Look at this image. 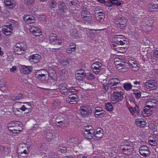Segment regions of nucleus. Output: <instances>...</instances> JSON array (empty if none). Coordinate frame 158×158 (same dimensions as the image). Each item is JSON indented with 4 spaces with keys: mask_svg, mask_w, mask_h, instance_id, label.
Wrapping results in <instances>:
<instances>
[{
    "mask_svg": "<svg viewBox=\"0 0 158 158\" xmlns=\"http://www.w3.org/2000/svg\"><path fill=\"white\" fill-rule=\"evenodd\" d=\"M25 4L29 5L34 4L35 2L34 0H24Z\"/></svg>",
    "mask_w": 158,
    "mask_h": 158,
    "instance_id": "4d7b16f0",
    "label": "nucleus"
},
{
    "mask_svg": "<svg viewBox=\"0 0 158 158\" xmlns=\"http://www.w3.org/2000/svg\"><path fill=\"white\" fill-rule=\"evenodd\" d=\"M69 94L70 93L73 94H76L78 92L77 90L75 89L73 87L69 88Z\"/></svg>",
    "mask_w": 158,
    "mask_h": 158,
    "instance_id": "3c124183",
    "label": "nucleus"
},
{
    "mask_svg": "<svg viewBox=\"0 0 158 158\" xmlns=\"http://www.w3.org/2000/svg\"><path fill=\"white\" fill-rule=\"evenodd\" d=\"M158 142V135L152 134L149 138V143L152 146H156L157 145Z\"/></svg>",
    "mask_w": 158,
    "mask_h": 158,
    "instance_id": "4468645a",
    "label": "nucleus"
},
{
    "mask_svg": "<svg viewBox=\"0 0 158 158\" xmlns=\"http://www.w3.org/2000/svg\"><path fill=\"white\" fill-rule=\"evenodd\" d=\"M16 5V2L14 0H10V8H14Z\"/></svg>",
    "mask_w": 158,
    "mask_h": 158,
    "instance_id": "052dcab7",
    "label": "nucleus"
},
{
    "mask_svg": "<svg viewBox=\"0 0 158 158\" xmlns=\"http://www.w3.org/2000/svg\"><path fill=\"white\" fill-rule=\"evenodd\" d=\"M78 1L77 0H73L70 2L72 5L76 6L78 3Z\"/></svg>",
    "mask_w": 158,
    "mask_h": 158,
    "instance_id": "338daca9",
    "label": "nucleus"
},
{
    "mask_svg": "<svg viewBox=\"0 0 158 158\" xmlns=\"http://www.w3.org/2000/svg\"><path fill=\"white\" fill-rule=\"evenodd\" d=\"M70 46H73V47H71L67 49L66 52L68 53H71L72 51H73L76 48V45L75 43H71L70 44Z\"/></svg>",
    "mask_w": 158,
    "mask_h": 158,
    "instance_id": "a19ab883",
    "label": "nucleus"
},
{
    "mask_svg": "<svg viewBox=\"0 0 158 158\" xmlns=\"http://www.w3.org/2000/svg\"><path fill=\"white\" fill-rule=\"evenodd\" d=\"M59 8L61 12H64V10L67 9V7L65 3L63 2L59 3Z\"/></svg>",
    "mask_w": 158,
    "mask_h": 158,
    "instance_id": "f704fd0d",
    "label": "nucleus"
},
{
    "mask_svg": "<svg viewBox=\"0 0 158 158\" xmlns=\"http://www.w3.org/2000/svg\"><path fill=\"white\" fill-rule=\"evenodd\" d=\"M21 102H16L14 103L12 108V110L14 114L16 116H20L22 114V112L19 110V107L21 105H20Z\"/></svg>",
    "mask_w": 158,
    "mask_h": 158,
    "instance_id": "9b49d317",
    "label": "nucleus"
},
{
    "mask_svg": "<svg viewBox=\"0 0 158 158\" xmlns=\"http://www.w3.org/2000/svg\"><path fill=\"white\" fill-rule=\"evenodd\" d=\"M68 121L69 120L67 118H64L60 116L56 119V122L60 125H65L68 123Z\"/></svg>",
    "mask_w": 158,
    "mask_h": 158,
    "instance_id": "4be33fe9",
    "label": "nucleus"
},
{
    "mask_svg": "<svg viewBox=\"0 0 158 158\" xmlns=\"http://www.w3.org/2000/svg\"><path fill=\"white\" fill-rule=\"evenodd\" d=\"M23 95L22 94H20L18 96H17L16 97H11V98L12 99L14 100L20 99H22L23 98Z\"/></svg>",
    "mask_w": 158,
    "mask_h": 158,
    "instance_id": "13d9d810",
    "label": "nucleus"
},
{
    "mask_svg": "<svg viewBox=\"0 0 158 158\" xmlns=\"http://www.w3.org/2000/svg\"><path fill=\"white\" fill-rule=\"evenodd\" d=\"M95 114L97 116H103L104 113V111L100 107H96L95 108Z\"/></svg>",
    "mask_w": 158,
    "mask_h": 158,
    "instance_id": "bb28decb",
    "label": "nucleus"
},
{
    "mask_svg": "<svg viewBox=\"0 0 158 158\" xmlns=\"http://www.w3.org/2000/svg\"><path fill=\"white\" fill-rule=\"evenodd\" d=\"M19 24L17 22L10 19V30L17 28Z\"/></svg>",
    "mask_w": 158,
    "mask_h": 158,
    "instance_id": "72a5a7b5",
    "label": "nucleus"
},
{
    "mask_svg": "<svg viewBox=\"0 0 158 158\" xmlns=\"http://www.w3.org/2000/svg\"><path fill=\"white\" fill-rule=\"evenodd\" d=\"M59 73L61 77L64 78L67 77L68 73L65 69H62L59 71Z\"/></svg>",
    "mask_w": 158,
    "mask_h": 158,
    "instance_id": "58836bf2",
    "label": "nucleus"
},
{
    "mask_svg": "<svg viewBox=\"0 0 158 158\" xmlns=\"http://www.w3.org/2000/svg\"><path fill=\"white\" fill-rule=\"evenodd\" d=\"M110 0L109 2H105V1L104 4V5L108 7H110L112 6V4L110 2Z\"/></svg>",
    "mask_w": 158,
    "mask_h": 158,
    "instance_id": "0e129e2a",
    "label": "nucleus"
},
{
    "mask_svg": "<svg viewBox=\"0 0 158 158\" xmlns=\"http://www.w3.org/2000/svg\"><path fill=\"white\" fill-rule=\"evenodd\" d=\"M0 89L2 91H4L6 89L5 83L3 82H0Z\"/></svg>",
    "mask_w": 158,
    "mask_h": 158,
    "instance_id": "6e6d98bb",
    "label": "nucleus"
},
{
    "mask_svg": "<svg viewBox=\"0 0 158 158\" xmlns=\"http://www.w3.org/2000/svg\"><path fill=\"white\" fill-rule=\"evenodd\" d=\"M120 148L123 153L127 155L131 154L134 150L133 145L131 142L122 145Z\"/></svg>",
    "mask_w": 158,
    "mask_h": 158,
    "instance_id": "20e7f679",
    "label": "nucleus"
},
{
    "mask_svg": "<svg viewBox=\"0 0 158 158\" xmlns=\"http://www.w3.org/2000/svg\"><path fill=\"white\" fill-rule=\"evenodd\" d=\"M96 19L100 22H101L104 20V17L102 16H100V15H95Z\"/></svg>",
    "mask_w": 158,
    "mask_h": 158,
    "instance_id": "680f3d73",
    "label": "nucleus"
},
{
    "mask_svg": "<svg viewBox=\"0 0 158 158\" xmlns=\"http://www.w3.org/2000/svg\"><path fill=\"white\" fill-rule=\"evenodd\" d=\"M123 87L127 90H129L132 88V85L130 83H125L123 84Z\"/></svg>",
    "mask_w": 158,
    "mask_h": 158,
    "instance_id": "09e8293b",
    "label": "nucleus"
},
{
    "mask_svg": "<svg viewBox=\"0 0 158 158\" xmlns=\"http://www.w3.org/2000/svg\"><path fill=\"white\" fill-rule=\"evenodd\" d=\"M35 76L36 78L39 79L41 81H46L48 80L49 77L48 73L44 74H36Z\"/></svg>",
    "mask_w": 158,
    "mask_h": 158,
    "instance_id": "b1692460",
    "label": "nucleus"
},
{
    "mask_svg": "<svg viewBox=\"0 0 158 158\" xmlns=\"http://www.w3.org/2000/svg\"><path fill=\"white\" fill-rule=\"evenodd\" d=\"M41 56L38 54H35L30 56L29 57V60L31 62L33 63H37L41 58Z\"/></svg>",
    "mask_w": 158,
    "mask_h": 158,
    "instance_id": "f3484780",
    "label": "nucleus"
},
{
    "mask_svg": "<svg viewBox=\"0 0 158 158\" xmlns=\"http://www.w3.org/2000/svg\"><path fill=\"white\" fill-rule=\"evenodd\" d=\"M123 94L122 92H115L113 93V97L111 98V102L115 104L121 101L123 99Z\"/></svg>",
    "mask_w": 158,
    "mask_h": 158,
    "instance_id": "423d86ee",
    "label": "nucleus"
},
{
    "mask_svg": "<svg viewBox=\"0 0 158 158\" xmlns=\"http://www.w3.org/2000/svg\"><path fill=\"white\" fill-rule=\"evenodd\" d=\"M148 103L152 106V108H157L158 107V101L156 100L150 98L148 100Z\"/></svg>",
    "mask_w": 158,
    "mask_h": 158,
    "instance_id": "a878e982",
    "label": "nucleus"
},
{
    "mask_svg": "<svg viewBox=\"0 0 158 158\" xmlns=\"http://www.w3.org/2000/svg\"><path fill=\"white\" fill-rule=\"evenodd\" d=\"M80 111L81 114L82 116L89 115L92 111L91 108L89 106L85 105L81 107Z\"/></svg>",
    "mask_w": 158,
    "mask_h": 158,
    "instance_id": "1a4fd4ad",
    "label": "nucleus"
},
{
    "mask_svg": "<svg viewBox=\"0 0 158 158\" xmlns=\"http://www.w3.org/2000/svg\"><path fill=\"white\" fill-rule=\"evenodd\" d=\"M123 48L122 47L115 48H114V50L117 52H123Z\"/></svg>",
    "mask_w": 158,
    "mask_h": 158,
    "instance_id": "e2e57ef3",
    "label": "nucleus"
},
{
    "mask_svg": "<svg viewBox=\"0 0 158 158\" xmlns=\"http://www.w3.org/2000/svg\"><path fill=\"white\" fill-rule=\"evenodd\" d=\"M48 73V72L46 69H42L38 71L36 74H44Z\"/></svg>",
    "mask_w": 158,
    "mask_h": 158,
    "instance_id": "5fc2aeb1",
    "label": "nucleus"
},
{
    "mask_svg": "<svg viewBox=\"0 0 158 158\" xmlns=\"http://www.w3.org/2000/svg\"><path fill=\"white\" fill-rule=\"evenodd\" d=\"M48 3V6L51 9H54L56 7L57 4L55 0H50Z\"/></svg>",
    "mask_w": 158,
    "mask_h": 158,
    "instance_id": "2f4dec72",
    "label": "nucleus"
},
{
    "mask_svg": "<svg viewBox=\"0 0 158 158\" xmlns=\"http://www.w3.org/2000/svg\"><path fill=\"white\" fill-rule=\"evenodd\" d=\"M17 152L19 154V156L26 157L27 154L26 151V148L22 146V144L19 145L17 148Z\"/></svg>",
    "mask_w": 158,
    "mask_h": 158,
    "instance_id": "f8f14e48",
    "label": "nucleus"
},
{
    "mask_svg": "<svg viewBox=\"0 0 158 158\" xmlns=\"http://www.w3.org/2000/svg\"><path fill=\"white\" fill-rule=\"evenodd\" d=\"M85 77L89 80L93 79L94 78V74L90 72L85 74Z\"/></svg>",
    "mask_w": 158,
    "mask_h": 158,
    "instance_id": "8fccbe9b",
    "label": "nucleus"
},
{
    "mask_svg": "<svg viewBox=\"0 0 158 158\" xmlns=\"http://www.w3.org/2000/svg\"><path fill=\"white\" fill-rule=\"evenodd\" d=\"M136 122L138 126L142 127H144L146 124V122L143 119L141 120L136 119Z\"/></svg>",
    "mask_w": 158,
    "mask_h": 158,
    "instance_id": "4c0bfd02",
    "label": "nucleus"
},
{
    "mask_svg": "<svg viewBox=\"0 0 158 158\" xmlns=\"http://www.w3.org/2000/svg\"><path fill=\"white\" fill-rule=\"evenodd\" d=\"M22 130V128L19 124L17 125L13 129H10V132L14 133L20 132Z\"/></svg>",
    "mask_w": 158,
    "mask_h": 158,
    "instance_id": "c85d7f7f",
    "label": "nucleus"
},
{
    "mask_svg": "<svg viewBox=\"0 0 158 158\" xmlns=\"http://www.w3.org/2000/svg\"><path fill=\"white\" fill-rule=\"evenodd\" d=\"M23 19L24 21L28 24L34 23L35 21V17L29 15H24Z\"/></svg>",
    "mask_w": 158,
    "mask_h": 158,
    "instance_id": "2eb2a0df",
    "label": "nucleus"
},
{
    "mask_svg": "<svg viewBox=\"0 0 158 158\" xmlns=\"http://www.w3.org/2000/svg\"><path fill=\"white\" fill-rule=\"evenodd\" d=\"M27 48V46L25 42H20L17 43L14 48L15 53L18 55H21L25 53Z\"/></svg>",
    "mask_w": 158,
    "mask_h": 158,
    "instance_id": "f03ea898",
    "label": "nucleus"
},
{
    "mask_svg": "<svg viewBox=\"0 0 158 158\" xmlns=\"http://www.w3.org/2000/svg\"><path fill=\"white\" fill-rule=\"evenodd\" d=\"M78 100L77 98L73 96L72 97L70 95L66 98V101L67 103H70V104H75L77 103Z\"/></svg>",
    "mask_w": 158,
    "mask_h": 158,
    "instance_id": "5701e85b",
    "label": "nucleus"
},
{
    "mask_svg": "<svg viewBox=\"0 0 158 158\" xmlns=\"http://www.w3.org/2000/svg\"><path fill=\"white\" fill-rule=\"evenodd\" d=\"M48 73L49 77L50 76L52 79L56 80L57 78V75L55 71L54 70H50L48 72Z\"/></svg>",
    "mask_w": 158,
    "mask_h": 158,
    "instance_id": "e433bc0d",
    "label": "nucleus"
},
{
    "mask_svg": "<svg viewBox=\"0 0 158 158\" xmlns=\"http://www.w3.org/2000/svg\"><path fill=\"white\" fill-rule=\"evenodd\" d=\"M49 40L50 42L53 44L60 45L62 43L61 40L57 39L56 35L52 34L49 35Z\"/></svg>",
    "mask_w": 158,
    "mask_h": 158,
    "instance_id": "9d476101",
    "label": "nucleus"
},
{
    "mask_svg": "<svg viewBox=\"0 0 158 158\" xmlns=\"http://www.w3.org/2000/svg\"><path fill=\"white\" fill-rule=\"evenodd\" d=\"M139 152L143 156H147L150 153L149 148L146 146L143 145L139 148Z\"/></svg>",
    "mask_w": 158,
    "mask_h": 158,
    "instance_id": "ddd939ff",
    "label": "nucleus"
},
{
    "mask_svg": "<svg viewBox=\"0 0 158 158\" xmlns=\"http://www.w3.org/2000/svg\"><path fill=\"white\" fill-rule=\"evenodd\" d=\"M90 15V12L85 8H83L81 11V16L84 17V16H89Z\"/></svg>",
    "mask_w": 158,
    "mask_h": 158,
    "instance_id": "ea45409f",
    "label": "nucleus"
},
{
    "mask_svg": "<svg viewBox=\"0 0 158 158\" xmlns=\"http://www.w3.org/2000/svg\"><path fill=\"white\" fill-rule=\"evenodd\" d=\"M127 21V19L123 17H118L114 20L115 23L120 29H122L123 27L126 26Z\"/></svg>",
    "mask_w": 158,
    "mask_h": 158,
    "instance_id": "0eeeda50",
    "label": "nucleus"
},
{
    "mask_svg": "<svg viewBox=\"0 0 158 158\" xmlns=\"http://www.w3.org/2000/svg\"><path fill=\"white\" fill-rule=\"evenodd\" d=\"M86 33L89 36V37H90V38L93 37L95 36L93 32H87Z\"/></svg>",
    "mask_w": 158,
    "mask_h": 158,
    "instance_id": "69168bd1",
    "label": "nucleus"
},
{
    "mask_svg": "<svg viewBox=\"0 0 158 158\" xmlns=\"http://www.w3.org/2000/svg\"><path fill=\"white\" fill-rule=\"evenodd\" d=\"M103 130L101 129H98L95 131L93 138L94 139L98 140L103 136Z\"/></svg>",
    "mask_w": 158,
    "mask_h": 158,
    "instance_id": "a211bd4d",
    "label": "nucleus"
},
{
    "mask_svg": "<svg viewBox=\"0 0 158 158\" xmlns=\"http://www.w3.org/2000/svg\"><path fill=\"white\" fill-rule=\"evenodd\" d=\"M59 107V104L56 101H54L51 105L52 109L54 110L58 109Z\"/></svg>",
    "mask_w": 158,
    "mask_h": 158,
    "instance_id": "de8ad7c7",
    "label": "nucleus"
},
{
    "mask_svg": "<svg viewBox=\"0 0 158 158\" xmlns=\"http://www.w3.org/2000/svg\"><path fill=\"white\" fill-rule=\"evenodd\" d=\"M144 85L146 88L151 90H154L156 88V82L153 80H148Z\"/></svg>",
    "mask_w": 158,
    "mask_h": 158,
    "instance_id": "6e6552de",
    "label": "nucleus"
},
{
    "mask_svg": "<svg viewBox=\"0 0 158 158\" xmlns=\"http://www.w3.org/2000/svg\"><path fill=\"white\" fill-rule=\"evenodd\" d=\"M95 15H100L102 17H104L105 14L103 13L102 11H98L97 10H95Z\"/></svg>",
    "mask_w": 158,
    "mask_h": 158,
    "instance_id": "864d4df0",
    "label": "nucleus"
},
{
    "mask_svg": "<svg viewBox=\"0 0 158 158\" xmlns=\"http://www.w3.org/2000/svg\"><path fill=\"white\" fill-rule=\"evenodd\" d=\"M120 81L117 78H112L108 82V84L111 87L116 86L120 83Z\"/></svg>",
    "mask_w": 158,
    "mask_h": 158,
    "instance_id": "cd10ccee",
    "label": "nucleus"
},
{
    "mask_svg": "<svg viewBox=\"0 0 158 158\" xmlns=\"http://www.w3.org/2000/svg\"><path fill=\"white\" fill-rule=\"evenodd\" d=\"M70 35L73 38H79L78 31L76 29H73L71 31Z\"/></svg>",
    "mask_w": 158,
    "mask_h": 158,
    "instance_id": "473e14b6",
    "label": "nucleus"
},
{
    "mask_svg": "<svg viewBox=\"0 0 158 158\" xmlns=\"http://www.w3.org/2000/svg\"><path fill=\"white\" fill-rule=\"evenodd\" d=\"M84 136L86 138L91 139L93 138L94 134H95V130L93 127L90 125L84 127Z\"/></svg>",
    "mask_w": 158,
    "mask_h": 158,
    "instance_id": "39448f33",
    "label": "nucleus"
},
{
    "mask_svg": "<svg viewBox=\"0 0 158 158\" xmlns=\"http://www.w3.org/2000/svg\"><path fill=\"white\" fill-rule=\"evenodd\" d=\"M95 64H93L92 65V68L93 69V72L95 74H98L100 71V68L96 66H94Z\"/></svg>",
    "mask_w": 158,
    "mask_h": 158,
    "instance_id": "79ce46f5",
    "label": "nucleus"
},
{
    "mask_svg": "<svg viewBox=\"0 0 158 158\" xmlns=\"http://www.w3.org/2000/svg\"><path fill=\"white\" fill-rule=\"evenodd\" d=\"M122 35H116L114 36V38L115 39V41L116 44L121 45L127 44V42L123 39H122Z\"/></svg>",
    "mask_w": 158,
    "mask_h": 158,
    "instance_id": "aec40b11",
    "label": "nucleus"
},
{
    "mask_svg": "<svg viewBox=\"0 0 158 158\" xmlns=\"http://www.w3.org/2000/svg\"><path fill=\"white\" fill-rule=\"evenodd\" d=\"M2 31L6 35H10V25L5 26L2 29Z\"/></svg>",
    "mask_w": 158,
    "mask_h": 158,
    "instance_id": "c9c22d12",
    "label": "nucleus"
},
{
    "mask_svg": "<svg viewBox=\"0 0 158 158\" xmlns=\"http://www.w3.org/2000/svg\"><path fill=\"white\" fill-rule=\"evenodd\" d=\"M93 64H95L94 66H96L100 68V69L102 65V64L99 62L96 61Z\"/></svg>",
    "mask_w": 158,
    "mask_h": 158,
    "instance_id": "774afa93",
    "label": "nucleus"
},
{
    "mask_svg": "<svg viewBox=\"0 0 158 158\" xmlns=\"http://www.w3.org/2000/svg\"><path fill=\"white\" fill-rule=\"evenodd\" d=\"M30 30L31 33L36 36H40L42 33L41 29L38 27H32L30 28Z\"/></svg>",
    "mask_w": 158,
    "mask_h": 158,
    "instance_id": "dca6fc26",
    "label": "nucleus"
},
{
    "mask_svg": "<svg viewBox=\"0 0 158 158\" xmlns=\"http://www.w3.org/2000/svg\"><path fill=\"white\" fill-rule=\"evenodd\" d=\"M44 136L47 141L51 142L55 140L57 136V134L55 131L52 129H49L45 131Z\"/></svg>",
    "mask_w": 158,
    "mask_h": 158,
    "instance_id": "f257e3e1",
    "label": "nucleus"
},
{
    "mask_svg": "<svg viewBox=\"0 0 158 158\" xmlns=\"http://www.w3.org/2000/svg\"><path fill=\"white\" fill-rule=\"evenodd\" d=\"M18 121H13L10 123V127L11 129H13V128L15 127L17 125H19Z\"/></svg>",
    "mask_w": 158,
    "mask_h": 158,
    "instance_id": "bf43d9fd",
    "label": "nucleus"
},
{
    "mask_svg": "<svg viewBox=\"0 0 158 158\" xmlns=\"http://www.w3.org/2000/svg\"><path fill=\"white\" fill-rule=\"evenodd\" d=\"M110 2L112 4L116 6H120L122 4V2L120 0H111Z\"/></svg>",
    "mask_w": 158,
    "mask_h": 158,
    "instance_id": "49530a36",
    "label": "nucleus"
},
{
    "mask_svg": "<svg viewBox=\"0 0 158 158\" xmlns=\"http://www.w3.org/2000/svg\"><path fill=\"white\" fill-rule=\"evenodd\" d=\"M105 107L106 109L108 111H111L113 110V107L111 104L108 102L106 104Z\"/></svg>",
    "mask_w": 158,
    "mask_h": 158,
    "instance_id": "a18cd8bd",
    "label": "nucleus"
},
{
    "mask_svg": "<svg viewBox=\"0 0 158 158\" xmlns=\"http://www.w3.org/2000/svg\"><path fill=\"white\" fill-rule=\"evenodd\" d=\"M31 69L30 67H26V66H24L21 68V71L24 74H28L31 73Z\"/></svg>",
    "mask_w": 158,
    "mask_h": 158,
    "instance_id": "c756f323",
    "label": "nucleus"
},
{
    "mask_svg": "<svg viewBox=\"0 0 158 158\" xmlns=\"http://www.w3.org/2000/svg\"><path fill=\"white\" fill-rule=\"evenodd\" d=\"M31 106H25L24 105H23L19 107L20 109L23 111H25L26 110L27 111L26 112L24 113L22 115L23 116H27L28 114L31 112Z\"/></svg>",
    "mask_w": 158,
    "mask_h": 158,
    "instance_id": "6ab92c4d",
    "label": "nucleus"
},
{
    "mask_svg": "<svg viewBox=\"0 0 158 158\" xmlns=\"http://www.w3.org/2000/svg\"><path fill=\"white\" fill-rule=\"evenodd\" d=\"M85 73L84 70L82 69L77 71L76 75H78L82 76V77H85Z\"/></svg>",
    "mask_w": 158,
    "mask_h": 158,
    "instance_id": "37998d69",
    "label": "nucleus"
},
{
    "mask_svg": "<svg viewBox=\"0 0 158 158\" xmlns=\"http://www.w3.org/2000/svg\"><path fill=\"white\" fill-rule=\"evenodd\" d=\"M133 94L135 95L136 98L139 99L141 97V93L140 91L138 89H133Z\"/></svg>",
    "mask_w": 158,
    "mask_h": 158,
    "instance_id": "c03bdc74",
    "label": "nucleus"
},
{
    "mask_svg": "<svg viewBox=\"0 0 158 158\" xmlns=\"http://www.w3.org/2000/svg\"><path fill=\"white\" fill-rule=\"evenodd\" d=\"M129 66L133 71H136L139 69V67L136 61L133 60H130L129 61Z\"/></svg>",
    "mask_w": 158,
    "mask_h": 158,
    "instance_id": "393cba45",
    "label": "nucleus"
},
{
    "mask_svg": "<svg viewBox=\"0 0 158 158\" xmlns=\"http://www.w3.org/2000/svg\"><path fill=\"white\" fill-rule=\"evenodd\" d=\"M151 112V110L150 109L145 108L144 109L143 111H142V114H143V115L145 114L147 115H149L152 114L151 113H150Z\"/></svg>",
    "mask_w": 158,
    "mask_h": 158,
    "instance_id": "603ef678",
    "label": "nucleus"
},
{
    "mask_svg": "<svg viewBox=\"0 0 158 158\" xmlns=\"http://www.w3.org/2000/svg\"><path fill=\"white\" fill-rule=\"evenodd\" d=\"M91 16L90 15L87 16H84V17H81L82 20L87 23L92 25L94 24V22L91 20Z\"/></svg>",
    "mask_w": 158,
    "mask_h": 158,
    "instance_id": "7c9ffc66",
    "label": "nucleus"
},
{
    "mask_svg": "<svg viewBox=\"0 0 158 158\" xmlns=\"http://www.w3.org/2000/svg\"><path fill=\"white\" fill-rule=\"evenodd\" d=\"M124 59V57L120 56L118 57H115L114 59V64L116 66V67L118 70L121 69L122 71H123L124 70H122L125 69L123 67H125L126 65L124 62L123 61Z\"/></svg>",
    "mask_w": 158,
    "mask_h": 158,
    "instance_id": "7ed1b4c3",
    "label": "nucleus"
},
{
    "mask_svg": "<svg viewBox=\"0 0 158 158\" xmlns=\"http://www.w3.org/2000/svg\"><path fill=\"white\" fill-rule=\"evenodd\" d=\"M59 88L60 90L61 93L64 95L69 94V89L66 87V85L65 84H61L59 85Z\"/></svg>",
    "mask_w": 158,
    "mask_h": 158,
    "instance_id": "412c9836",
    "label": "nucleus"
}]
</instances>
